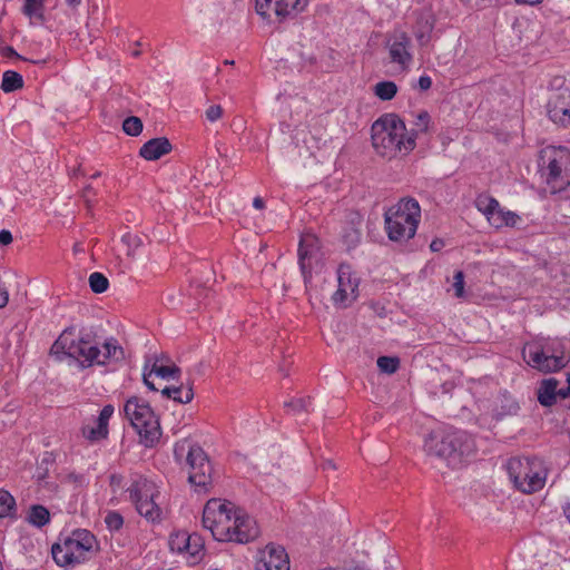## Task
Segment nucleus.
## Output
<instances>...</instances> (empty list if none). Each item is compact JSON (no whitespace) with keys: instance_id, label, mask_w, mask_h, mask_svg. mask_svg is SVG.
<instances>
[{"instance_id":"16","label":"nucleus","mask_w":570,"mask_h":570,"mask_svg":"<svg viewBox=\"0 0 570 570\" xmlns=\"http://www.w3.org/2000/svg\"><path fill=\"white\" fill-rule=\"evenodd\" d=\"M337 274L338 288L333 294V301L335 304L346 305L347 301L355 299L358 283L352 277L347 265H341Z\"/></svg>"},{"instance_id":"32","label":"nucleus","mask_w":570,"mask_h":570,"mask_svg":"<svg viewBox=\"0 0 570 570\" xmlns=\"http://www.w3.org/2000/svg\"><path fill=\"white\" fill-rule=\"evenodd\" d=\"M305 4H301V0H277L275 1V13L284 18L292 11L302 10Z\"/></svg>"},{"instance_id":"22","label":"nucleus","mask_w":570,"mask_h":570,"mask_svg":"<svg viewBox=\"0 0 570 570\" xmlns=\"http://www.w3.org/2000/svg\"><path fill=\"white\" fill-rule=\"evenodd\" d=\"M558 381L556 379H547L543 380L539 391H538V400L543 406H551L557 402V396L559 395Z\"/></svg>"},{"instance_id":"8","label":"nucleus","mask_w":570,"mask_h":570,"mask_svg":"<svg viewBox=\"0 0 570 570\" xmlns=\"http://www.w3.org/2000/svg\"><path fill=\"white\" fill-rule=\"evenodd\" d=\"M508 473L514 487L523 493H533L544 487L547 471L537 458H512L508 462Z\"/></svg>"},{"instance_id":"2","label":"nucleus","mask_w":570,"mask_h":570,"mask_svg":"<svg viewBox=\"0 0 570 570\" xmlns=\"http://www.w3.org/2000/svg\"><path fill=\"white\" fill-rule=\"evenodd\" d=\"M372 146L381 157L393 159L415 148V136L409 134L404 121L395 114L375 120L371 128Z\"/></svg>"},{"instance_id":"29","label":"nucleus","mask_w":570,"mask_h":570,"mask_svg":"<svg viewBox=\"0 0 570 570\" xmlns=\"http://www.w3.org/2000/svg\"><path fill=\"white\" fill-rule=\"evenodd\" d=\"M520 410L519 403L511 396L503 395L499 407L495 410V419L501 420L505 416L517 415Z\"/></svg>"},{"instance_id":"25","label":"nucleus","mask_w":570,"mask_h":570,"mask_svg":"<svg viewBox=\"0 0 570 570\" xmlns=\"http://www.w3.org/2000/svg\"><path fill=\"white\" fill-rule=\"evenodd\" d=\"M161 394L169 399H173L175 402H178L181 404L189 403L194 397L193 387L191 386L184 387L183 385L173 386V387L165 386L161 390Z\"/></svg>"},{"instance_id":"36","label":"nucleus","mask_w":570,"mask_h":570,"mask_svg":"<svg viewBox=\"0 0 570 570\" xmlns=\"http://www.w3.org/2000/svg\"><path fill=\"white\" fill-rule=\"evenodd\" d=\"M519 219V216L512 212L498 210V215L491 220V225L495 228L502 226H514Z\"/></svg>"},{"instance_id":"40","label":"nucleus","mask_w":570,"mask_h":570,"mask_svg":"<svg viewBox=\"0 0 570 570\" xmlns=\"http://www.w3.org/2000/svg\"><path fill=\"white\" fill-rule=\"evenodd\" d=\"M122 129L129 136H138L142 131V121L138 117L130 116L124 120Z\"/></svg>"},{"instance_id":"39","label":"nucleus","mask_w":570,"mask_h":570,"mask_svg":"<svg viewBox=\"0 0 570 570\" xmlns=\"http://www.w3.org/2000/svg\"><path fill=\"white\" fill-rule=\"evenodd\" d=\"M377 367L382 373L394 374L400 367V358L395 356H380Z\"/></svg>"},{"instance_id":"1","label":"nucleus","mask_w":570,"mask_h":570,"mask_svg":"<svg viewBox=\"0 0 570 570\" xmlns=\"http://www.w3.org/2000/svg\"><path fill=\"white\" fill-rule=\"evenodd\" d=\"M52 355L60 354L75 358L82 367L106 365L125 358L124 348L114 337L107 338L101 348L89 333H78L73 327L66 328L50 348Z\"/></svg>"},{"instance_id":"23","label":"nucleus","mask_w":570,"mask_h":570,"mask_svg":"<svg viewBox=\"0 0 570 570\" xmlns=\"http://www.w3.org/2000/svg\"><path fill=\"white\" fill-rule=\"evenodd\" d=\"M184 554L187 556V561L191 564H196L203 559L205 554V544L199 534L193 533L190 535L188 548L185 550Z\"/></svg>"},{"instance_id":"60","label":"nucleus","mask_w":570,"mask_h":570,"mask_svg":"<svg viewBox=\"0 0 570 570\" xmlns=\"http://www.w3.org/2000/svg\"><path fill=\"white\" fill-rule=\"evenodd\" d=\"M67 2L69 6H78L80 4L81 0H68Z\"/></svg>"},{"instance_id":"4","label":"nucleus","mask_w":570,"mask_h":570,"mask_svg":"<svg viewBox=\"0 0 570 570\" xmlns=\"http://www.w3.org/2000/svg\"><path fill=\"white\" fill-rule=\"evenodd\" d=\"M420 217V205L413 198L402 199L390 207L384 215L389 238L393 242H406L414 237Z\"/></svg>"},{"instance_id":"14","label":"nucleus","mask_w":570,"mask_h":570,"mask_svg":"<svg viewBox=\"0 0 570 570\" xmlns=\"http://www.w3.org/2000/svg\"><path fill=\"white\" fill-rule=\"evenodd\" d=\"M549 118L562 126L570 124V89L560 88L553 91L548 102Z\"/></svg>"},{"instance_id":"61","label":"nucleus","mask_w":570,"mask_h":570,"mask_svg":"<svg viewBox=\"0 0 570 570\" xmlns=\"http://www.w3.org/2000/svg\"><path fill=\"white\" fill-rule=\"evenodd\" d=\"M225 63H226V65H234V61H233V60H232V61L226 60V61H225Z\"/></svg>"},{"instance_id":"24","label":"nucleus","mask_w":570,"mask_h":570,"mask_svg":"<svg viewBox=\"0 0 570 570\" xmlns=\"http://www.w3.org/2000/svg\"><path fill=\"white\" fill-rule=\"evenodd\" d=\"M51 552L53 560L60 567L77 564V561L73 560V554L71 553L66 541H63L62 543H55L52 546Z\"/></svg>"},{"instance_id":"52","label":"nucleus","mask_w":570,"mask_h":570,"mask_svg":"<svg viewBox=\"0 0 570 570\" xmlns=\"http://www.w3.org/2000/svg\"><path fill=\"white\" fill-rule=\"evenodd\" d=\"M444 247V242L440 238H435L431 242L430 248L432 252H439Z\"/></svg>"},{"instance_id":"20","label":"nucleus","mask_w":570,"mask_h":570,"mask_svg":"<svg viewBox=\"0 0 570 570\" xmlns=\"http://www.w3.org/2000/svg\"><path fill=\"white\" fill-rule=\"evenodd\" d=\"M171 144L166 137L153 138L145 142L139 155L146 160H157L171 151Z\"/></svg>"},{"instance_id":"17","label":"nucleus","mask_w":570,"mask_h":570,"mask_svg":"<svg viewBox=\"0 0 570 570\" xmlns=\"http://www.w3.org/2000/svg\"><path fill=\"white\" fill-rule=\"evenodd\" d=\"M114 414V406L107 404L100 411L98 417L95 420V425L85 424L81 428L82 436L90 442H98L108 438L109 429L108 423Z\"/></svg>"},{"instance_id":"9","label":"nucleus","mask_w":570,"mask_h":570,"mask_svg":"<svg viewBox=\"0 0 570 570\" xmlns=\"http://www.w3.org/2000/svg\"><path fill=\"white\" fill-rule=\"evenodd\" d=\"M522 356L528 365L542 373L557 372L569 361L560 344L546 340L527 343L522 348Z\"/></svg>"},{"instance_id":"37","label":"nucleus","mask_w":570,"mask_h":570,"mask_svg":"<svg viewBox=\"0 0 570 570\" xmlns=\"http://www.w3.org/2000/svg\"><path fill=\"white\" fill-rule=\"evenodd\" d=\"M89 286L94 293L101 294L108 289L109 281L104 274L94 272L89 276Z\"/></svg>"},{"instance_id":"47","label":"nucleus","mask_w":570,"mask_h":570,"mask_svg":"<svg viewBox=\"0 0 570 570\" xmlns=\"http://www.w3.org/2000/svg\"><path fill=\"white\" fill-rule=\"evenodd\" d=\"M153 374L154 373L151 371L147 372V366H145L144 374H142L144 383L150 391H158V389L155 386L154 382L150 380Z\"/></svg>"},{"instance_id":"19","label":"nucleus","mask_w":570,"mask_h":570,"mask_svg":"<svg viewBox=\"0 0 570 570\" xmlns=\"http://www.w3.org/2000/svg\"><path fill=\"white\" fill-rule=\"evenodd\" d=\"M230 541L237 543H247L255 540L259 535V527L250 515L242 512L239 520L233 528Z\"/></svg>"},{"instance_id":"44","label":"nucleus","mask_w":570,"mask_h":570,"mask_svg":"<svg viewBox=\"0 0 570 570\" xmlns=\"http://www.w3.org/2000/svg\"><path fill=\"white\" fill-rule=\"evenodd\" d=\"M311 405V399H296L288 403L286 406L292 407L295 412L308 411V406Z\"/></svg>"},{"instance_id":"43","label":"nucleus","mask_w":570,"mask_h":570,"mask_svg":"<svg viewBox=\"0 0 570 570\" xmlns=\"http://www.w3.org/2000/svg\"><path fill=\"white\" fill-rule=\"evenodd\" d=\"M453 288L456 297H462L464 294V274L461 271L455 272L453 276Z\"/></svg>"},{"instance_id":"31","label":"nucleus","mask_w":570,"mask_h":570,"mask_svg":"<svg viewBox=\"0 0 570 570\" xmlns=\"http://www.w3.org/2000/svg\"><path fill=\"white\" fill-rule=\"evenodd\" d=\"M373 91L379 99L387 101L393 99L397 94V86L394 81H380L374 86Z\"/></svg>"},{"instance_id":"38","label":"nucleus","mask_w":570,"mask_h":570,"mask_svg":"<svg viewBox=\"0 0 570 570\" xmlns=\"http://www.w3.org/2000/svg\"><path fill=\"white\" fill-rule=\"evenodd\" d=\"M14 507V498L8 491L0 490V518L10 517Z\"/></svg>"},{"instance_id":"41","label":"nucleus","mask_w":570,"mask_h":570,"mask_svg":"<svg viewBox=\"0 0 570 570\" xmlns=\"http://www.w3.org/2000/svg\"><path fill=\"white\" fill-rule=\"evenodd\" d=\"M430 122H431V117H430L429 112L420 111L416 115V119L414 122L415 128L412 134H414L415 137L417 134H426L429 131Z\"/></svg>"},{"instance_id":"59","label":"nucleus","mask_w":570,"mask_h":570,"mask_svg":"<svg viewBox=\"0 0 570 570\" xmlns=\"http://www.w3.org/2000/svg\"><path fill=\"white\" fill-rule=\"evenodd\" d=\"M92 191V188L90 186H87L85 189H83V194H82V197L85 198L86 203L89 205V198H88V194Z\"/></svg>"},{"instance_id":"58","label":"nucleus","mask_w":570,"mask_h":570,"mask_svg":"<svg viewBox=\"0 0 570 570\" xmlns=\"http://www.w3.org/2000/svg\"><path fill=\"white\" fill-rule=\"evenodd\" d=\"M542 0H515L517 3H521V4H530V6H533V4H538L540 3Z\"/></svg>"},{"instance_id":"13","label":"nucleus","mask_w":570,"mask_h":570,"mask_svg":"<svg viewBox=\"0 0 570 570\" xmlns=\"http://www.w3.org/2000/svg\"><path fill=\"white\" fill-rule=\"evenodd\" d=\"M322 261L320 239L309 233L302 235L298 246V264L305 283L311 279L313 269L322 265Z\"/></svg>"},{"instance_id":"50","label":"nucleus","mask_w":570,"mask_h":570,"mask_svg":"<svg viewBox=\"0 0 570 570\" xmlns=\"http://www.w3.org/2000/svg\"><path fill=\"white\" fill-rule=\"evenodd\" d=\"M0 55L3 56V57H7V58H12V57L21 58L16 52V50L12 47H10V46L1 47L0 48Z\"/></svg>"},{"instance_id":"42","label":"nucleus","mask_w":570,"mask_h":570,"mask_svg":"<svg viewBox=\"0 0 570 570\" xmlns=\"http://www.w3.org/2000/svg\"><path fill=\"white\" fill-rule=\"evenodd\" d=\"M105 523L110 531H118L124 525V518L116 511H109L105 517Z\"/></svg>"},{"instance_id":"34","label":"nucleus","mask_w":570,"mask_h":570,"mask_svg":"<svg viewBox=\"0 0 570 570\" xmlns=\"http://www.w3.org/2000/svg\"><path fill=\"white\" fill-rule=\"evenodd\" d=\"M22 11L29 18L43 20V0H24Z\"/></svg>"},{"instance_id":"35","label":"nucleus","mask_w":570,"mask_h":570,"mask_svg":"<svg viewBox=\"0 0 570 570\" xmlns=\"http://www.w3.org/2000/svg\"><path fill=\"white\" fill-rule=\"evenodd\" d=\"M150 371L165 380L178 379L180 374V368L176 365H158L157 363L153 364Z\"/></svg>"},{"instance_id":"11","label":"nucleus","mask_w":570,"mask_h":570,"mask_svg":"<svg viewBox=\"0 0 570 570\" xmlns=\"http://www.w3.org/2000/svg\"><path fill=\"white\" fill-rule=\"evenodd\" d=\"M389 61L400 71H407L413 62L412 39L405 30L394 28L387 32L384 41Z\"/></svg>"},{"instance_id":"49","label":"nucleus","mask_w":570,"mask_h":570,"mask_svg":"<svg viewBox=\"0 0 570 570\" xmlns=\"http://www.w3.org/2000/svg\"><path fill=\"white\" fill-rule=\"evenodd\" d=\"M12 240H13V238H12V234L10 233V230L2 229L0 232V244L1 245L7 246V245L11 244Z\"/></svg>"},{"instance_id":"57","label":"nucleus","mask_w":570,"mask_h":570,"mask_svg":"<svg viewBox=\"0 0 570 570\" xmlns=\"http://www.w3.org/2000/svg\"><path fill=\"white\" fill-rule=\"evenodd\" d=\"M320 570H364L358 567H328Z\"/></svg>"},{"instance_id":"53","label":"nucleus","mask_w":570,"mask_h":570,"mask_svg":"<svg viewBox=\"0 0 570 570\" xmlns=\"http://www.w3.org/2000/svg\"><path fill=\"white\" fill-rule=\"evenodd\" d=\"M9 301V294L4 288H0V308H3Z\"/></svg>"},{"instance_id":"48","label":"nucleus","mask_w":570,"mask_h":570,"mask_svg":"<svg viewBox=\"0 0 570 570\" xmlns=\"http://www.w3.org/2000/svg\"><path fill=\"white\" fill-rule=\"evenodd\" d=\"M417 86L421 90H429L432 86V79L430 76H421L417 81Z\"/></svg>"},{"instance_id":"33","label":"nucleus","mask_w":570,"mask_h":570,"mask_svg":"<svg viewBox=\"0 0 570 570\" xmlns=\"http://www.w3.org/2000/svg\"><path fill=\"white\" fill-rule=\"evenodd\" d=\"M190 535L191 534L185 531L173 533L169 538L170 550L177 553H184L188 548Z\"/></svg>"},{"instance_id":"3","label":"nucleus","mask_w":570,"mask_h":570,"mask_svg":"<svg viewBox=\"0 0 570 570\" xmlns=\"http://www.w3.org/2000/svg\"><path fill=\"white\" fill-rule=\"evenodd\" d=\"M424 450L429 456L456 469L474 454L475 444L466 432L448 428L432 431L425 439Z\"/></svg>"},{"instance_id":"21","label":"nucleus","mask_w":570,"mask_h":570,"mask_svg":"<svg viewBox=\"0 0 570 570\" xmlns=\"http://www.w3.org/2000/svg\"><path fill=\"white\" fill-rule=\"evenodd\" d=\"M434 26L435 21L429 14H421L417 18L413 33L421 48L430 43Z\"/></svg>"},{"instance_id":"30","label":"nucleus","mask_w":570,"mask_h":570,"mask_svg":"<svg viewBox=\"0 0 570 570\" xmlns=\"http://www.w3.org/2000/svg\"><path fill=\"white\" fill-rule=\"evenodd\" d=\"M23 87L22 76L13 70H7L3 72L1 89L4 92H13Z\"/></svg>"},{"instance_id":"51","label":"nucleus","mask_w":570,"mask_h":570,"mask_svg":"<svg viewBox=\"0 0 570 570\" xmlns=\"http://www.w3.org/2000/svg\"><path fill=\"white\" fill-rule=\"evenodd\" d=\"M122 483V476L119 474H112L110 475V487L114 491H116L117 488H120Z\"/></svg>"},{"instance_id":"26","label":"nucleus","mask_w":570,"mask_h":570,"mask_svg":"<svg viewBox=\"0 0 570 570\" xmlns=\"http://www.w3.org/2000/svg\"><path fill=\"white\" fill-rule=\"evenodd\" d=\"M475 205L478 209L487 216L490 223L498 215V210L501 209L495 198L485 195H480L475 200Z\"/></svg>"},{"instance_id":"45","label":"nucleus","mask_w":570,"mask_h":570,"mask_svg":"<svg viewBox=\"0 0 570 570\" xmlns=\"http://www.w3.org/2000/svg\"><path fill=\"white\" fill-rule=\"evenodd\" d=\"M223 116V108L220 105H212L206 110V118L209 121H216Z\"/></svg>"},{"instance_id":"56","label":"nucleus","mask_w":570,"mask_h":570,"mask_svg":"<svg viewBox=\"0 0 570 570\" xmlns=\"http://www.w3.org/2000/svg\"><path fill=\"white\" fill-rule=\"evenodd\" d=\"M253 206L256 209H263L265 208V202L263 200L262 197H255L253 200Z\"/></svg>"},{"instance_id":"18","label":"nucleus","mask_w":570,"mask_h":570,"mask_svg":"<svg viewBox=\"0 0 570 570\" xmlns=\"http://www.w3.org/2000/svg\"><path fill=\"white\" fill-rule=\"evenodd\" d=\"M68 547L73 554V560L77 563L82 562L86 559V554L92 549L95 543V537L87 530H77L71 537L65 539Z\"/></svg>"},{"instance_id":"55","label":"nucleus","mask_w":570,"mask_h":570,"mask_svg":"<svg viewBox=\"0 0 570 570\" xmlns=\"http://www.w3.org/2000/svg\"><path fill=\"white\" fill-rule=\"evenodd\" d=\"M322 468L324 471H336L337 466L332 460H326L323 462Z\"/></svg>"},{"instance_id":"6","label":"nucleus","mask_w":570,"mask_h":570,"mask_svg":"<svg viewBox=\"0 0 570 570\" xmlns=\"http://www.w3.org/2000/svg\"><path fill=\"white\" fill-rule=\"evenodd\" d=\"M124 412L139 434L140 443L147 448H151L159 441L161 436L159 419L148 402L140 397L132 396L125 403Z\"/></svg>"},{"instance_id":"62","label":"nucleus","mask_w":570,"mask_h":570,"mask_svg":"<svg viewBox=\"0 0 570 570\" xmlns=\"http://www.w3.org/2000/svg\"><path fill=\"white\" fill-rule=\"evenodd\" d=\"M567 517H568V519H569V521H570V513H568V514H567Z\"/></svg>"},{"instance_id":"5","label":"nucleus","mask_w":570,"mask_h":570,"mask_svg":"<svg viewBox=\"0 0 570 570\" xmlns=\"http://www.w3.org/2000/svg\"><path fill=\"white\" fill-rule=\"evenodd\" d=\"M539 167L551 193L570 186V151L566 147L548 146L540 151Z\"/></svg>"},{"instance_id":"27","label":"nucleus","mask_w":570,"mask_h":570,"mask_svg":"<svg viewBox=\"0 0 570 570\" xmlns=\"http://www.w3.org/2000/svg\"><path fill=\"white\" fill-rule=\"evenodd\" d=\"M475 205L478 209L487 216L490 223L498 215V210L501 209L495 198L485 195H480L475 200Z\"/></svg>"},{"instance_id":"10","label":"nucleus","mask_w":570,"mask_h":570,"mask_svg":"<svg viewBox=\"0 0 570 570\" xmlns=\"http://www.w3.org/2000/svg\"><path fill=\"white\" fill-rule=\"evenodd\" d=\"M127 491L129 492L130 500L135 504L137 512L141 517L151 522L161 519L163 511L156 502L159 491L155 482L140 476Z\"/></svg>"},{"instance_id":"46","label":"nucleus","mask_w":570,"mask_h":570,"mask_svg":"<svg viewBox=\"0 0 570 570\" xmlns=\"http://www.w3.org/2000/svg\"><path fill=\"white\" fill-rule=\"evenodd\" d=\"M361 239V234L356 229H352L348 234L345 235V242L348 246L356 245Z\"/></svg>"},{"instance_id":"12","label":"nucleus","mask_w":570,"mask_h":570,"mask_svg":"<svg viewBox=\"0 0 570 570\" xmlns=\"http://www.w3.org/2000/svg\"><path fill=\"white\" fill-rule=\"evenodd\" d=\"M186 461L189 466V483L197 492H208L213 468L204 450L198 445H191Z\"/></svg>"},{"instance_id":"28","label":"nucleus","mask_w":570,"mask_h":570,"mask_svg":"<svg viewBox=\"0 0 570 570\" xmlns=\"http://www.w3.org/2000/svg\"><path fill=\"white\" fill-rule=\"evenodd\" d=\"M50 520V513L47 508L40 504H35L30 507L27 521L37 527L41 528L46 525Z\"/></svg>"},{"instance_id":"7","label":"nucleus","mask_w":570,"mask_h":570,"mask_svg":"<svg viewBox=\"0 0 570 570\" xmlns=\"http://www.w3.org/2000/svg\"><path fill=\"white\" fill-rule=\"evenodd\" d=\"M242 512V510L235 509V505L229 501L212 499L204 508L202 522L204 528L210 530L217 541L229 542L233 538L232 530L239 520Z\"/></svg>"},{"instance_id":"15","label":"nucleus","mask_w":570,"mask_h":570,"mask_svg":"<svg viewBox=\"0 0 570 570\" xmlns=\"http://www.w3.org/2000/svg\"><path fill=\"white\" fill-rule=\"evenodd\" d=\"M256 570H289V560L285 549L281 546H266L256 563Z\"/></svg>"},{"instance_id":"54","label":"nucleus","mask_w":570,"mask_h":570,"mask_svg":"<svg viewBox=\"0 0 570 570\" xmlns=\"http://www.w3.org/2000/svg\"><path fill=\"white\" fill-rule=\"evenodd\" d=\"M567 383H568L567 389H560L559 390V395L562 399H566V397H568L570 395V373H568V375H567Z\"/></svg>"}]
</instances>
